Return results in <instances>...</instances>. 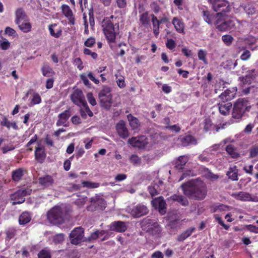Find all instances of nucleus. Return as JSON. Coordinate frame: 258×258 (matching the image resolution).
<instances>
[{
  "label": "nucleus",
  "instance_id": "1",
  "mask_svg": "<svg viewBox=\"0 0 258 258\" xmlns=\"http://www.w3.org/2000/svg\"><path fill=\"white\" fill-rule=\"evenodd\" d=\"M183 194L190 199L202 200L207 195V190L204 183L192 184L190 182H184L180 186Z\"/></svg>",
  "mask_w": 258,
  "mask_h": 258
},
{
  "label": "nucleus",
  "instance_id": "2",
  "mask_svg": "<svg viewBox=\"0 0 258 258\" xmlns=\"http://www.w3.org/2000/svg\"><path fill=\"white\" fill-rule=\"evenodd\" d=\"M251 106L248 100L245 98L238 99L234 104L232 116L233 118L240 119L245 112L249 110Z\"/></svg>",
  "mask_w": 258,
  "mask_h": 258
},
{
  "label": "nucleus",
  "instance_id": "3",
  "mask_svg": "<svg viewBox=\"0 0 258 258\" xmlns=\"http://www.w3.org/2000/svg\"><path fill=\"white\" fill-rule=\"evenodd\" d=\"M140 224L143 230L152 235L159 234L162 231V228L157 221L148 217L144 218Z\"/></svg>",
  "mask_w": 258,
  "mask_h": 258
},
{
  "label": "nucleus",
  "instance_id": "4",
  "mask_svg": "<svg viewBox=\"0 0 258 258\" xmlns=\"http://www.w3.org/2000/svg\"><path fill=\"white\" fill-rule=\"evenodd\" d=\"M64 212L59 206H54L48 211L47 218L50 223L54 224H60L64 222Z\"/></svg>",
  "mask_w": 258,
  "mask_h": 258
},
{
  "label": "nucleus",
  "instance_id": "5",
  "mask_svg": "<svg viewBox=\"0 0 258 258\" xmlns=\"http://www.w3.org/2000/svg\"><path fill=\"white\" fill-rule=\"evenodd\" d=\"M110 87L104 86L98 94L101 106L106 110H109L112 104V95Z\"/></svg>",
  "mask_w": 258,
  "mask_h": 258
},
{
  "label": "nucleus",
  "instance_id": "6",
  "mask_svg": "<svg viewBox=\"0 0 258 258\" xmlns=\"http://www.w3.org/2000/svg\"><path fill=\"white\" fill-rule=\"evenodd\" d=\"M102 27L108 43H115L117 32L115 31V27L113 23L109 19H104L102 23Z\"/></svg>",
  "mask_w": 258,
  "mask_h": 258
},
{
  "label": "nucleus",
  "instance_id": "7",
  "mask_svg": "<svg viewBox=\"0 0 258 258\" xmlns=\"http://www.w3.org/2000/svg\"><path fill=\"white\" fill-rule=\"evenodd\" d=\"M216 29L220 31H231L234 29L235 24L233 20L229 19H225L224 16H220L214 22Z\"/></svg>",
  "mask_w": 258,
  "mask_h": 258
},
{
  "label": "nucleus",
  "instance_id": "8",
  "mask_svg": "<svg viewBox=\"0 0 258 258\" xmlns=\"http://www.w3.org/2000/svg\"><path fill=\"white\" fill-rule=\"evenodd\" d=\"M208 2L215 12L221 13L222 16L230 11L229 3L226 0H208Z\"/></svg>",
  "mask_w": 258,
  "mask_h": 258
},
{
  "label": "nucleus",
  "instance_id": "9",
  "mask_svg": "<svg viewBox=\"0 0 258 258\" xmlns=\"http://www.w3.org/2000/svg\"><path fill=\"white\" fill-rule=\"evenodd\" d=\"M32 189L29 188H21L17 190L15 193L10 196L12 205L21 204L25 201V197L30 195Z\"/></svg>",
  "mask_w": 258,
  "mask_h": 258
},
{
  "label": "nucleus",
  "instance_id": "10",
  "mask_svg": "<svg viewBox=\"0 0 258 258\" xmlns=\"http://www.w3.org/2000/svg\"><path fill=\"white\" fill-rule=\"evenodd\" d=\"M69 238L70 242L76 245L80 244L82 241H85L84 228L82 227L75 228L70 233Z\"/></svg>",
  "mask_w": 258,
  "mask_h": 258
},
{
  "label": "nucleus",
  "instance_id": "11",
  "mask_svg": "<svg viewBox=\"0 0 258 258\" xmlns=\"http://www.w3.org/2000/svg\"><path fill=\"white\" fill-rule=\"evenodd\" d=\"M91 205L87 207L89 211L95 210H102L106 208V203L105 201L99 196H95L91 198Z\"/></svg>",
  "mask_w": 258,
  "mask_h": 258
},
{
  "label": "nucleus",
  "instance_id": "12",
  "mask_svg": "<svg viewBox=\"0 0 258 258\" xmlns=\"http://www.w3.org/2000/svg\"><path fill=\"white\" fill-rule=\"evenodd\" d=\"M128 143L134 147L143 149L148 144V139L145 136L132 137L128 139Z\"/></svg>",
  "mask_w": 258,
  "mask_h": 258
},
{
  "label": "nucleus",
  "instance_id": "13",
  "mask_svg": "<svg viewBox=\"0 0 258 258\" xmlns=\"http://www.w3.org/2000/svg\"><path fill=\"white\" fill-rule=\"evenodd\" d=\"M148 213V208L142 204H139L134 206L131 211V214L134 218H140L146 215Z\"/></svg>",
  "mask_w": 258,
  "mask_h": 258
},
{
  "label": "nucleus",
  "instance_id": "14",
  "mask_svg": "<svg viewBox=\"0 0 258 258\" xmlns=\"http://www.w3.org/2000/svg\"><path fill=\"white\" fill-rule=\"evenodd\" d=\"M71 99L74 104L80 107H81L82 105L86 104L83 92L79 89H77L73 92L71 95Z\"/></svg>",
  "mask_w": 258,
  "mask_h": 258
},
{
  "label": "nucleus",
  "instance_id": "15",
  "mask_svg": "<svg viewBox=\"0 0 258 258\" xmlns=\"http://www.w3.org/2000/svg\"><path fill=\"white\" fill-rule=\"evenodd\" d=\"M153 206L158 209L159 213L161 215H164L166 212V203L163 197L160 196L155 198L152 201Z\"/></svg>",
  "mask_w": 258,
  "mask_h": 258
},
{
  "label": "nucleus",
  "instance_id": "16",
  "mask_svg": "<svg viewBox=\"0 0 258 258\" xmlns=\"http://www.w3.org/2000/svg\"><path fill=\"white\" fill-rule=\"evenodd\" d=\"M202 16L204 20L209 25L213 24L214 21L222 16L221 13H217L215 14L209 10H203L202 12Z\"/></svg>",
  "mask_w": 258,
  "mask_h": 258
},
{
  "label": "nucleus",
  "instance_id": "17",
  "mask_svg": "<svg viewBox=\"0 0 258 258\" xmlns=\"http://www.w3.org/2000/svg\"><path fill=\"white\" fill-rule=\"evenodd\" d=\"M61 10L62 14L69 21V24L74 25L75 24V17L70 7L66 4L62 5Z\"/></svg>",
  "mask_w": 258,
  "mask_h": 258
},
{
  "label": "nucleus",
  "instance_id": "18",
  "mask_svg": "<svg viewBox=\"0 0 258 258\" xmlns=\"http://www.w3.org/2000/svg\"><path fill=\"white\" fill-rule=\"evenodd\" d=\"M116 130L118 135L122 139H125L129 136L128 131L123 120H119L116 124Z\"/></svg>",
  "mask_w": 258,
  "mask_h": 258
},
{
  "label": "nucleus",
  "instance_id": "19",
  "mask_svg": "<svg viewBox=\"0 0 258 258\" xmlns=\"http://www.w3.org/2000/svg\"><path fill=\"white\" fill-rule=\"evenodd\" d=\"M71 115V110L70 108L66 110L63 112L60 113L58 116V119L56 121V125L57 126L63 125L67 126V121Z\"/></svg>",
  "mask_w": 258,
  "mask_h": 258
},
{
  "label": "nucleus",
  "instance_id": "20",
  "mask_svg": "<svg viewBox=\"0 0 258 258\" xmlns=\"http://www.w3.org/2000/svg\"><path fill=\"white\" fill-rule=\"evenodd\" d=\"M167 200L172 204L174 202H177L183 206H187L189 205V202L186 198L181 195L174 194L168 197Z\"/></svg>",
  "mask_w": 258,
  "mask_h": 258
},
{
  "label": "nucleus",
  "instance_id": "21",
  "mask_svg": "<svg viewBox=\"0 0 258 258\" xmlns=\"http://www.w3.org/2000/svg\"><path fill=\"white\" fill-rule=\"evenodd\" d=\"M179 140L181 145L183 147H186L189 145H196L197 144V141L196 138L190 135L181 136Z\"/></svg>",
  "mask_w": 258,
  "mask_h": 258
},
{
  "label": "nucleus",
  "instance_id": "22",
  "mask_svg": "<svg viewBox=\"0 0 258 258\" xmlns=\"http://www.w3.org/2000/svg\"><path fill=\"white\" fill-rule=\"evenodd\" d=\"M236 91L237 90L234 88L231 89H227L224 92L221 93L220 95H219V98L221 100L229 102V101L235 97Z\"/></svg>",
  "mask_w": 258,
  "mask_h": 258
},
{
  "label": "nucleus",
  "instance_id": "23",
  "mask_svg": "<svg viewBox=\"0 0 258 258\" xmlns=\"http://www.w3.org/2000/svg\"><path fill=\"white\" fill-rule=\"evenodd\" d=\"M110 228L112 231L117 232H124L127 229V226L124 222L118 221L112 222Z\"/></svg>",
  "mask_w": 258,
  "mask_h": 258
},
{
  "label": "nucleus",
  "instance_id": "24",
  "mask_svg": "<svg viewBox=\"0 0 258 258\" xmlns=\"http://www.w3.org/2000/svg\"><path fill=\"white\" fill-rule=\"evenodd\" d=\"M231 196L236 200L247 202L252 201V198L251 195L246 192L244 191H239L235 193H233L231 195Z\"/></svg>",
  "mask_w": 258,
  "mask_h": 258
},
{
  "label": "nucleus",
  "instance_id": "25",
  "mask_svg": "<svg viewBox=\"0 0 258 258\" xmlns=\"http://www.w3.org/2000/svg\"><path fill=\"white\" fill-rule=\"evenodd\" d=\"M54 182L53 177L50 175H45L38 178V182L43 187L52 186Z\"/></svg>",
  "mask_w": 258,
  "mask_h": 258
},
{
  "label": "nucleus",
  "instance_id": "26",
  "mask_svg": "<svg viewBox=\"0 0 258 258\" xmlns=\"http://www.w3.org/2000/svg\"><path fill=\"white\" fill-rule=\"evenodd\" d=\"M232 103L230 102L221 100L218 103L219 112L223 115H227L229 114L230 110L232 107Z\"/></svg>",
  "mask_w": 258,
  "mask_h": 258
},
{
  "label": "nucleus",
  "instance_id": "27",
  "mask_svg": "<svg viewBox=\"0 0 258 258\" xmlns=\"http://www.w3.org/2000/svg\"><path fill=\"white\" fill-rule=\"evenodd\" d=\"M34 153L35 160L40 163H43L46 155L44 147L41 146L36 147Z\"/></svg>",
  "mask_w": 258,
  "mask_h": 258
},
{
  "label": "nucleus",
  "instance_id": "28",
  "mask_svg": "<svg viewBox=\"0 0 258 258\" xmlns=\"http://www.w3.org/2000/svg\"><path fill=\"white\" fill-rule=\"evenodd\" d=\"M172 24L176 31L179 33H183L184 31V23L181 18L175 17L173 18Z\"/></svg>",
  "mask_w": 258,
  "mask_h": 258
},
{
  "label": "nucleus",
  "instance_id": "29",
  "mask_svg": "<svg viewBox=\"0 0 258 258\" xmlns=\"http://www.w3.org/2000/svg\"><path fill=\"white\" fill-rule=\"evenodd\" d=\"M188 157L186 155L180 156L175 161L174 168L179 171H182L184 168V166L188 161Z\"/></svg>",
  "mask_w": 258,
  "mask_h": 258
},
{
  "label": "nucleus",
  "instance_id": "30",
  "mask_svg": "<svg viewBox=\"0 0 258 258\" xmlns=\"http://www.w3.org/2000/svg\"><path fill=\"white\" fill-rule=\"evenodd\" d=\"M151 22L153 25V33L155 37H157L160 33V25L161 23L159 20L158 19L157 17L154 14L151 15Z\"/></svg>",
  "mask_w": 258,
  "mask_h": 258
},
{
  "label": "nucleus",
  "instance_id": "31",
  "mask_svg": "<svg viewBox=\"0 0 258 258\" xmlns=\"http://www.w3.org/2000/svg\"><path fill=\"white\" fill-rule=\"evenodd\" d=\"M27 16L22 8H19L16 11L15 23L19 24L22 21H27Z\"/></svg>",
  "mask_w": 258,
  "mask_h": 258
},
{
  "label": "nucleus",
  "instance_id": "32",
  "mask_svg": "<svg viewBox=\"0 0 258 258\" xmlns=\"http://www.w3.org/2000/svg\"><path fill=\"white\" fill-rule=\"evenodd\" d=\"M127 118L129 122L130 125L133 130L138 128L140 126V122L139 119L132 115V114H129L127 115Z\"/></svg>",
  "mask_w": 258,
  "mask_h": 258
},
{
  "label": "nucleus",
  "instance_id": "33",
  "mask_svg": "<svg viewBox=\"0 0 258 258\" xmlns=\"http://www.w3.org/2000/svg\"><path fill=\"white\" fill-rule=\"evenodd\" d=\"M1 125L3 126H6L8 130L10 129L11 127H12L15 130L19 129L18 126L15 121L11 122L6 116L3 118L2 120L1 121Z\"/></svg>",
  "mask_w": 258,
  "mask_h": 258
},
{
  "label": "nucleus",
  "instance_id": "34",
  "mask_svg": "<svg viewBox=\"0 0 258 258\" xmlns=\"http://www.w3.org/2000/svg\"><path fill=\"white\" fill-rule=\"evenodd\" d=\"M195 230V227H190L183 232L177 237V240L178 241H183L187 237H189L193 232Z\"/></svg>",
  "mask_w": 258,
  "mask_h": 258
},
{
  "label": "nucleus",
  "instance_id": "35",
  "mask_svg": "<svg viewBox=\"0 0 258 258\" xmlns=\"http://www.w3.org/2000/svg\"><path fill=\"white\" fill-rule=\"evenodd\" d=\"M31 220V217L29 212H23L19 218V223L20 225H25Z\"/></svg>",
  "mask_w": 258,
  "mask_h": 258
},
{
  "label": "nucleus",
  "instance_id": "36",
  "mask_svg": "<svg viewBox=\"0 0 258 258\" xmlns=\"http://www.w3.org/2000/svg\"><path fill=\"white\" fill-rule=\"evenodd\" d=\"M81 107H83V108H82L80 109V114L83 118L86 119L87 115L90 117H92L93 115V112L90 109L87 103L85 105H82Z\"/></svg>",
  "mask_w": 258,
  "mask_h": 258
},
{
  "label": "nucleus",
  "instance_id": "37",
  "mask_svg": "<svg viewBox=\"0 0 258 258\" xmlns=\"http://www.w3.org/2000/svg\"><path fill=\"white\" fill-rule=\"evenodd\" d=\"M24 170L23 168H18L15 170L13 171L12 173V178L13 180L16 182L19 181L21 180L24 175Z\"/></svg>",
  "mask_w": 258,
  "mask_h": 258
},
{
  "label": "nucleus",
  "instance_id": "38",
  "mask_svg": "<svg viewBox=\"0 0 258 258\" xmlns=\"http://www.w3.org/2000/svg\"><path fill=\"white\" fill-rule=\"evenodd\" d=\"M226 175L228 176L229 179L233 181H237L238 179V171L236 166L229 168V170L227 172Z\"/></svg>",
  "mask_w": 258,
  "mask_h": 258
},
{
  "label": "nucleus",
  "instance_id": "39",
  "mask_svg": "<svg viewBox=\"0 0 258 258\" xmlns=\"http://www.w3.org/2000/svg\"><path fill=\"white\" fill-rule=\"evenodd\" d=\"M226 151L232 158H237L240 156L239 154L236 151V148L232 144H229L226 146Z\"/></svg>",
  "mask_w": 258,
  "mask_h": 258
},
{
  "label": "nucleus",
  "instance_id": "40",
  "mask_svg": "<svg viewBox=\"0 0 258 258\" xmlns=\"http://www.w3.org/2000/svg\"><path fill=\"white\" fill-rule=\"evenodd\" d=\"M254 70H251V73L245 75L241 78V81L243 85H250L252 81L255 79V76L252 74L254 72Z\"/></svg>",
  "mask_w": 258,
  "mask_h": 258
},
{
  "label": "nucleus",
  "instance_id": "41",
  "mask_svg": "<svg viewBox=\"0 0 258 258\" xmlns=\"http://www.w3.org/2000/svg\"><path fill=\"white\" fill-rule=\"evenodd\" d=\"M18 25L19 28L21 31L24 33H28L31 31L32 25L29 22H20Z\"/></svg>",
  "mask_w": 258,
  "mask_h": 258
},
{
  "label": "nucleus",
  "instance_id": "42",
  "mask_svg": "<svg viewBox=\"0 0 258 258\" xmlns=\"http://www.w3.org/2000/svg\"><path fill=\"white\" fill-rule=\"evenodd\" d=\"M42 75L47 77H52L54 74V72L52 69L48 65H44L41 68Z\"/></svg>",
  "mask_w": 258,
  "mask_h": 258
},
{
  "label": "nucleus",
  "instance_id": "43",
  "mask_svg": "<svg viewBox=\"0 0 258 258\" xmlns=\"http://www.w3.org/2000/svg\"><path fill=\"white\" fill-rule=\"evenodd\" d=\"M228 210V206L222 204H218L211 206V211L212 213H215L217 211L222 212Z\"/></svg>",
  "mask_w": 258,
  "mask_h": 258
},
{
  "label": "nucleus",
  "instance_id": "44",
  "mask_svg": "<svg viewBox=\"0 0 258 258\" xmlns=\"http://www.w3.org/2000/svg\"><path fill=\"white\" fill-rule=\"evenodd\" d=\"M139 20L140 23L143 26H147L150 24V18L149 17V12L146 11L140 15Z\"/></svg>",
  "mask_w": 258,
  "mask_h": 258
},
{
  "label": "nucleus",
  "instance_id": "45",
  "mask_svg": "<svg viewBox=\"0 0 258 258\" xmlns=\"http://www.w3.org/2000/svg\"><path fill=\"white\" fill-rule=\"evenodd\" d=\"M56 26V24H51L49 25L48 26V29L49 31V33L51 36L55 37V38H59L62 35V30L61 29H59L57 32L55 33L54 32V30L53 29V27Z\"/></svg>",
  "mask_w": 258,
  "mask_h": 258
},
{
  "label": "nucleus",
  "instance_id": "46",
  "mask_svg": "<svg viewBox=\"0 0 258 258\" xmlns=\"http://www.w3.org/2000/svg\"><path fill=\"white\" fill-rule=\"evenodd\" d=\"M41 102V98L40 95L37 93H33L32 99L29 106L31 107L34 105L40 104Z\"/></svg>",
  "mask_w": 258,
  "mask_h": 258
},
{
  "label": "nucleus",
  "instance_id": "47",
  "mask_svg": "<svg viewBox=\"0 0 258 258\" xmlns=\"http://www.w3.org/2000/svg\"><path fill=\"white\" fill-rule=\"evenodd\" d=\"M17 230L14 227H10L6 230L7 239L10 240L14 238L16 235Z\"/></svg>",
  "mask_w": 258,
  "mask_h": 258
},
{
  "label": "nucleus",
  "instance_id": "48",
  "mask_svg": "<svg viewBox=\"0 0 258 258\" xmlns=\"http://www.w3.org/2000/svg\"><path fill=\"white\" fill-rule=\"evenodd\" d=\"M38 258H51L50 250L46 248L41 250L38 253Z\"/></svg>",
  "mask_w": 258,
  "mask_h": 258
},
{
  "label": "nucleus",
  "instance_id": "49",
  "mask_svg": "<svg viewBox=\"0 0 258 258\" xmlns=\"http://www.w3.org/2000/svg\"><path fill=\"white\" fill-rule=\"evenodd\" d=\"M207 51L203 49H200L198 53V58L200 60H202L205 64H207L208 62L206 58Z\"/></svg>",
  "mask_w": 258,
  "mask_h": 258
},
{
  "label": "nucleus",
  "instance_id": "50",
  "mask_svg": "<svg viewBox=\"0 0 258 258\" xmlns=\"http://www.w3.org/2000/svg\"><path fill=\"white\" fill-rule=\"evenodd\" d=\"M214 124L210 118H206L204 120V130L206 132H209L213 129Z\"/></svg>",
  "mask_w": 258,
  "mask_h": 258
},
{
  "label": "nucleus",
  "instance_id": "51",
  "mask_svg": "<svg viewBox=\"0 0 258 258\" xmlns=\"http://www.w3.org/2000/svg\"><path fill=\"white\" fill-rule=\"evenodd\" d=\"M82 184L83 187H86L88 188H97L100 185L99 183L92 182L89 181H82Z\"/></svg>",
  "mask_w": 258,
  "mask_h": 258
},
{
  "label": "nucleus",
  "instance_id": "52",
  "mask_svg": "<svg viewBox=\"0 0 258 258\" xmlns=\"http://www.w3.org/2000/svg\"><path fill=\"white\" fill-rule=\"evenodd\" d=\"M222 40L227 46H230L234 40L233 37L228 34L224 35L222 36Z\"/></svg>",
  "mask_w": 258,
  "mask_h": 258
},
{
  "label": "nucleus",
  "instance_id": "53",
  "mask_svg": "<svg viewBox=\"0 0 258 258\" xmlns=\"http://www.w3.org/2000/svg\"><path fill=\"white\" fill-rule=\"evenodd\" d=\"M249 158H253L258 156V145L252 146L249 150Z\"/></svg>",
  "mask_w": 258,
  "mask_h": 258
},
{
  "label": "nucleus",
  "instance_id": "54",
  "mask_svg": "<svg viewBox=\"0 0 258 258\" xmlns=\"http://www.w3.org/2000/svg\"><path fill=\"white\" fill-rule=\"evenodd\" d=\"M244 9L248 15H253L255 12V8L252 4H248L246 5Z\"/></svg>",
  "mask_w": 258,
  "mask_h": 258
},
{
  "label": "nucleus",
  "instance_id": "55",
  "mask_svg": "<svg viewBox=\"0 0 258 258\" xmlns=\"http://www.w3.org/2000/svg\"><path fill=\"white\" fill-rule=\"evenodd\" d=\"M130 162L134 165H139L141 162V159L138 155L133 154L130 157Z\"/></svg>",
  "mask_w": 258,
  "mask_h": 258
},
{
  "label": "nucleus",
  "instance_id": "56",
  "mask_svg": "<svg viewBox=\"0 0 258 258\" xmlns=\"http://www.w3.org/2000/svg\"><path fill=\"white\" fill-rule=\"evenodd\" d=\"M116 82L117 83V86L120 88H123L125 87L126 84L124 81V78L120 76L119 78H118V76L116 75Z\"/></svg>",
  "mask_w": 258,
  "mask_h": 258
},
{
  "label": "nucleus",
  "instance_id": "57",
  "mask_svg": "<svg viewBox=\"0 0 258 258\" xmlns=\"http://www.w3.org/2000/svg\"><path fill=\"white\" fill-rule=\"evenodd\" d=\"M150 8L155 14L158 13L161 10V8L157 2H153L150 4Z\"/></svg>",
  "mask_w": 258,
  "mask_h": 258
},
{
  "label": "nucleus",
  "instance_id": "58",
  "mask_svg": "<svg viewBox=\"0 0 258 258\" xmlns=\"http://www.w3.org/2000/svg\"><path fill=\"white\" fill-rule=\"evenodd\" d=\"M64 236L62 233L56 234L53 237V242L55 243H61L64 240Z\"/></svg>",
  "mask_w": 258,
  "mask_h": 258
},
{
  "label": "nucleus",
  "instance_id": "59",
  "mask_svg": "<svg viewBox=\"0 0 258 258\" xmlns=\"http://www.w3.org/2000/svg\"><path fill=\"white\" fill-rule=\"evenodd\" d=\"M242 49L244 51L240 55V59L242 60H247L250 57V52L248 50H245V47H242Z\"/></svg>",
  "mask_w": 258,
  "mask_h": 258
},
{
  "label": "nucleus",
  "instance_id": "60",
  "mask_svg": "<svg viewBox=\"0 0 258 258\" xmlns=\"http://www.w3.org/2000/svg\"><path fill=\"white\" fill-rule=\"evenodd\" d=\"M73 63L75 66H77V68L79 70H82L84 68L83 62L80 57H77L74 59Z\"/></svg>",
  "mask_w": 258,
  "mask_h": 258
},
{
  "label": "nucleus",
  "instance_id": "61",
  "mask_svg": "<svg viewBox=\"0 0 258 258\" xmlns=\"http://www.w3.org/2000/svg\"><path fill=\"white\" fill-rule=\"evenodd\" d=\"M214 216L217 222L220 225H221L225 230H228V229L229 228V226L224 223V222L223 221L221 217L218 216L217 215H215Z\"/></svg>",
  "mask_w": 258,
  "mask_h": 258
},
{
  "label": "nucleus",
  "instance_id": "62",
  "mask_svg": "<svg viewBox=\"0 0 258 258\" xmlns=\"http://www.w3.org/2000/svg\"><path fill=\"white\" fill-rule=\"evenodd\" d=\"M166 46L170 50H173L176 47L175 41L172 39H168L166 43Z\"/></svg>",
  "mask_w": 258,
  "mask_h": 258
},
{
  "label": "nucleus",
  "instance_id": "63",
  "mask_svg": "<svg viewBox=\"0 0 258 258\" xmlns=\"http://www.w3.org/2000/svg\"><path fill=\"white\" fill-rule=\"evenodd\" d=\"M95 43V39L93 37L88 38L84 42V45L86 47H91Z\"/></svg>",
  "mask_w": 258,
  "mask_h": 258
},
{
  "label": "nucleus",
  "instance_id": "64",
  "mask_svg": "<svg viewBox=\"0 0 258 258\" xmlns=\"http://www.w3.org/2000/svg\"><path fill=\"white\" fill-rule=\"evenodd\" d=\"M83 52L85 55H91L93 59H96L98 57V54L95 52H92L91 50L88 48H85L83 50Z\"/></svg>",
  "mask_w": 258,
  "mask_h": 258
}]
</instances>
